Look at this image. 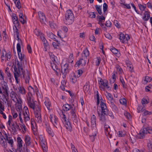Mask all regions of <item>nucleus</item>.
<instances>
[{"mask_svg":"<svg viewBox=\"0 0 152 152\" xmlns=\"http://www.w3.org/2000/svg\"><path fill=\"white\" fill-rule=\"evenodd\" d=\"M65 19L64 20V23L66 25H70L74 21V17L72 12L68 10L66 12L65 14Z\"/></svg>","mask_w":152,"mask_h":152,"instance_id":"obj_1","label":"nucleus"},{"mask_svg":"<svg viewBox=\"0 0 152 152\" xmlns=\"http://www.w3.org/2000/svg\"><path fill=\"white\" fill-rule=\"evenodd\" d=\"M109 111V110L107 108H106L103 110H101L100 113L97 111L99 117V121L102 123L103 124H104V123L106 122V116L108 115Z\"/></svg>","mask_w":152,"mask_h":152,"instance_id":"obj_2","label":"nucleus"},{"mask_svg":"<svg viewBox=\"0 0 152 152\" xmlns=\"http://www.w3.org/2000/svg\"><path fill=\"white\" fill-rule=\"evenodd\" d=\"M98 83L100 89H101V88H102L103 89H104L106 86H107V84H108L107 80H103L100 77H98Z\"/></svg>","mask_w":152,"mask_h":152,"instance_id":"obj_3","label":"nucleus"},{"mask_svg":"<svg viewBox=\"0 0 152 152\" xmlns=\"http://www.w3.org/2000/svg\"><path fill=\"white\" fill-rule=\"evenodd\" d=\"M38 15L39 17V20L42 24H46V17L44 14L41 11L38 12Z\"/></svg>","mask_w":152,"mask_h":152,"instance_id":"obj_4","label":"nucleus"},{"mask_svg":"<svg viewBox=\"0 0 152 152\" xmlns=\"http://www.w3.org/2000/svg\"><path fill=\"white\" fill-rule=\"evenodd\" d=\"M69 67V64L67 63H66L64 65V67H65L64 69V70L63 71V68L62 67L61 71L60 70V72H61L62 74L63 77L64 78L66 77V74L68 71V69Z\"/></svg>","mask_w":152,"mask_h":152,"instance_id":"obj_5","label":"nucleus"},{"mask_svg":"<svg viewBox=\"0 0 152 152\" xmlns=\"http://www.w3.org/2000/svg\"><path fill=\"white\" fill-rule=\"evenodd\" d=\"M86 61L84 59H83V58H81L80 60L77 61L76 62V63L75 65V67H78L81 64L82 66H84L86 64Z\"/></svg>","mask_w":152,"mask_h":152,"instance_id":"obj_6","label":"nucleus"},{"mask_svg":"<svg viewBox=\"0 0 152 152\" xmlns=\"http://www.w3.org/2000/svg\"><path fill=\"white\" fill-rule=\"evenodd\" d=\"M140 131L141 133H142L144 134L152 133V129H150L149 127L145 128L143 126Z\"/></svg>","mask_w":152,"mask_h":152,"instance_id":"obj_7","label":"nucleus"},{"mask_svg":"<svg viewBox=\"0 0 152 152\" xmlns=\"http://www.w3.org/2000/svg\"><path fill=\"white\" fill-rule=\"evenodd\" d=\"M66 129L69 131L70 132L72 131V129L70 122L67 120L66 121H65L64 123Z\"/></svg>","mask_w":152,"mask_h":152,"instance_id":"obj_8","label":"nucleus"},{"mask_svg":"<svg viewBox=\"0 0 152 152\" xmlns=\"http://www.w3.org/2000/svg\"><path fill=\"white\" fill-rule=\"evenodd\" d=\"M150 17V12L148 11H145L144 13V16L142 18L143 20L144 21L148 20Z\"/></svg>","mask_w":152,"mask_h":152,"instance_id":"obj_9","label":"nucleus"},{"mask_svg":"<svg viewBox=\"0 0 152 152\" xmlns=\"http://www.w3.org/2000/svg\"><path fill=\"white\" fill-rule=\"evenodd\" d=\"M96 116L94 115H93L91 118V123L92 127H94L96 126Z\"/></svg>","mask_w":152,"mask_h":152,"instance_id":"obj_10","label":"nucleus"},{"mask_svg":"<svg viewBox=\"0 0 152 152\" xmlns=\"http://www.w3.org/2000/svg\"><path fill=\"white\" fill-rule=\"evenodd\" d=\"M1 84L2 86V88L5 91H8V88L6 82L4 81H2L1 83Z\"/></svg>","mask_w":152,"mask_h":152,"instance_id":"obj_11","label":"nucleus"},{"mask_svg":"<svg viewBox=\"0 0 152 152\" xmlns=\"http://www.w3.org/2000/svg\"><path fill=\"white\" fill-rule=\"evenodd\" d=\"M63 110L64 111H67L71 109L72 106L71 104H65L63 105Z\"/></svg>","mask_w":152,"mask_h":152,"instance_id":"obj_12","label":"nucleus"},{"mask_svg":"<svg viewBox=\"0 0 152 152\" xmlns=\"http://www.w3.org/2000/svg\"><path fill=\"white\" fill-rule=\"evenodd\" d=\"M83 57L86 58L87 56L89 55V52L87 48L84 50L81 54Z\"/></svg>","mask_w":152,"mask_h":152,"instance_id":"obj_13","label":"nucleus"},{"mask_svg":"<svg viewBox=\"0 0 152 152\" xmlns=\"http://www.w3.org/2000/svg\"><path fill=\"white\" fill-rule=\"evenodd\" d=\"M30 137L26 135L25 139L26 144V145L29 146L31 144Z\"/></svg>","mask_w":152,"mask_h":152,"instance_id":"obj_14","label":"nucleus"},{"mask_svg":"<svg viewBox=\"0 0 152 152\" xmlns=\"http://www.w3.org/2000/svg\"><path fill=\"white\" fill-rule=\"evenodd\" d=\"M18 146L19 148L23 146V141L20 137H18L17 138Z\"/></svg>","mask_w":152,"mask_h":152,"instance_id":"obj_15","label":"nucleus"},{"mask_svg":"<svg viewBox=\"0 0 152 152\" xmlns=\"http://www.w3.org/2000/svg\"><path fill=\"white\" fill-rule=\"evenodd\" d=\"M14 2L16 7L18 9H20L21 8V5L20 0H15Z\"/></svg>","mask_w":152,"mask_h":152,"instance_id":"obj_16","label":"nucleus"},{"mask_svg":"<svg viewBox=\"0 0 152 152\" xmlns=\"http://www.w3.org/2000/svg\"><path fill=\"white\" fill-rule=\"evenodd\" d=\"M106 92L107 93L106 96L108 100L110 101H112L113 100V98L111 94L107 91H106Z\"/></svg>","mask_w":152,"mask_h":152,"instance_id":"obj_17","label":"nucleus"},{"mask_svg":"<svg viewBox=\"0 0 152 152\" xmlns=\"http://www.w3.org/2000/svg\"><path fill=\"white\" fill-rule=\"evenodd\" d=\"M119 39L121 42H122L124 43L126 41L125 40V36L124 34L121 33L119 36Z\"/></svg>","mask_w":152,"mask_h":152,"instance_id":"obj_18","label":"nucleus"},{"mask_svg":"<svg viewBox=\"0 0 152 152\" xmlns=\"http://www.w3.org/2000/svg\"><path fill=\"white\" fill-rule=\"evenodd\" d=\"M131 62L129 61L126 62V64L128 68H129V70L131 72H133V67L132 65L130 64Z\"/></svg>","mask_w":152,"mask_h":152,"instance_id":"obj_19","label":"nucleus"},{"mask_svg":"<svg viewBox=\"0 0 152 152\" xmlns=\"http://www.w3.org/2000/svg\"><path fill=\"white\" fill-rule=\"evenodd\" d=\"M17 95V94L15 91H12L11 93L10 96L12 98H16L17 99V103L19 104L20 103H19V101L16 97V95Z\"/></svg>","mask_w":152,"mask_h":152,"instance_id":"obj_20","label":"nucleus"},{"mask_svg":"<svg viewBox=\"0 0 152 152\" xmlns=\"http://www.w3.org/2000/svg\"><path fill=\"white\" fill-rule=\"evenodd\" d=\"M110 50L114 54H117L118 53V50L113 47H112L110 48Z\"/></svg>","mask_w":152,"mask_h":152,"instance_id":"obj_21","label":"nucleus"},{"mask_svg":"<svg viewBox=\"0 0 152 152\" xmlns=\"http://www.w3.org/2000/svg\"><path fill=\"white\" fill-rule=\"evenodd\" d=\"M89 89L90 86L87 84H85L83 87V89L85 93L86 92H87L88 91L90 92V91L89 90Z\"/></svg>","mask_w":152,"mask_h":152,"instance_id":"obj_22","label":"nucleus"},{"mask_svg":"<svg viewBox=\"0 0 152 152\" xmlns=\"http://www.w3.org/2000/svg\"><path fill=\"white\" fill-rule=\"evenodd\" d=\"M95 7L99 14L101 15L102 14V12L100 6H98V5H96L95 6Z\"/></svg>","mask_w":152,"mask_h":152,"instance_id":"obj_23","label":"nucleus"},{"mask_svg":"<svg viewBox=\"0 0 152 152\" xmlns=\"http://www.w3.org/2000/svg\"><path fill=\"white\" fill-rule=\"evenodd\" d=\"M56 62L53 63V64H51V67L54 70H58L59 72H60V69H58V67L57 66L56 64H55Z\"/></svg>","mask_w":152,"mask_h":152,"instance_id":"obj_24","label":"nucleus"},{"mask_svg":"<svg viewBox=\"0 0 152 152\" xmlns=\"http://www.w3.org/2000/svg\"><path fill=\"white\" fill-rule=\"evenodd\" d=\"M56 42L57 43L53 42L52 43V45L54 47L55 49H58L57 46L59 47L60 45V41L58 40H56Z\"/></svg>","mask_w":152,"mask_h":152,"instance_id":"obj_25","label":"nucleus"},{"mask_svg":"<svg viewBox=\"0 0 152 152\" xmlns=\"http://www.w3.org/2000/svg\"><path fill=\"white\" fill-rule=\"evenodd\" d=\"M144 137V134H143L142 133H141L140 131L139 133L136 136V137L137 139H142Z\"/></svg>","mask_w":152,"mask_h":152,"instance_id":"obj_26","label":"nucleus"},{"mask_svg":"<svg viewBox=\"0 0 152 152\" xmlns=\"http://www.w3.org/2000/svg\"><path fill=\"white\" fill-rule=\"evenodd\" d=\"M6 96H5L4 98V100H5V101L7 102L8 105L9 106V104H10V101L8 100L9 98V94L8 91H6Z\"/></svg>","mask_w":152,"mask_h":152,"instance_id":"obj_27","label":"nucleus"},{"mask_svg":"<svg viewBox=\"0 0 152 152\" xmlns=\"http://www.w3.org/2000/svg\"><path fill=\"white\" fill-rule=\"evenodd\" d=\"M72 120L75 123H77L78 122L77 118V115L75 114H74L72 115Z\"/></svg>","mask_w":152,"mask_h":152,"instance_id":"obj_28","label":"nucleus"},{"mask_svg":"<svg viewBox=\"0 0 152 152\" xmlns=\"http://www.w3.org/2000/svg\"><path fill=\"white\" fill-rule=\"evenodd\" d=\"M144 106H143V107L141 105H139L137 108V112L139 113L140 111L143 112L145 110V109H144Z\"/></svg>","mask_w":152,"mask_h":152,"instance_id":"obj_29","label":"nucleus"},{"mask_svg":"<svg viewBox=\"0 0 152 152\" xmlns=\"http://www.w3.org/2000/svg\"><path fill=\"white\" fill-rule=\"evenodd\" d=\"M46 130L48 134H49L51 136H53V132L51 130V129L50 127V126L49 127H47V128H46Z\"/></svg>","mask_w":152,"mask_h":152,"instance_id":"obj_30","label":"nucleus"},{"mask_svg":"<svg viewBox=\"0 0 152 152\" xmlns=\"http://www.w3.org/2000/svg\"><path fill=\"white\" fill-rule=\"evenodd\" d=\"M14 70L15 72L14 73H14H16V74L17 75H18V76H20V71H18V69L15 65L14 66Z\"/></svg>","mask_w":152,"mask_h":152,"instance_id":"obj_31","label":"nucleus"},{"mask_svg":"<svg viewBox=\"0 0 152 152\" xmlns=\"http://www.w3.org/2000/svg\"><path fill=\"white\" fill-rule=\"evenodd\" d=\"M138 6L140 10L142 11H143L145 10V8H146V6L142 5L140 4H138Z\"/></svg>","mask_w":152,"mask_h":152,"instance_id":"obj_32","label":"nucleus"},{"mask_svg":"<svg viewBox=\"0 0 152 152\" xmlns=\"http://www.w3.org/2000/svg\"><path fill=\"white\" fill-rule=\"evenodd\" d=\"M20 92L22 94H25L26 93V90L23 87H19L18 88Z\"/></svg>","mask_w":152,"mask_h":152,"instance_id":"obj_33","label":"nucleus"},{"mask_svg":"<svg viewBox=\"0 0 152 152\" xmlns=\"http://www.w3.org/2000/svg\"><path fill=\"white\" fill-rule=\"evenodd\" d=\"M100 106L101 108V110H103L106 108H107L106 104L102 101L100 103Z\"/></svg>","mask_w":152,"mask_h":152,"instance_id":"obj_34","label":"nucleus"},{"mask_svg":"<svg viewBox=\"0 0 152 152\" xmlns=\"http://www.w3.org/2000/svg\"><path fill=\"white\" fill-rule=\"evenodd\" d=\"M45 105L46 106L47 109L48 110H50V107L51 106V103L50 102L48 101H45L44 102Z\"/></svg>","mask_w":152,"mask_h":152,"instance_id":"obj_35","label":"nucleus"},{"mask_svg":"<svg viewBox=\"0 0 152 152\" xmlns=\"http://www.w3.org/2000/svg\"><path fill=\"white\" fill-rule=\"evenodd\" d=\"M152 80V78L151 77H150L148 76H146L144 80V81L145 82V83H147L148 82H151Z\"/></svg>","mask_w":152,"mask_h":152,"instance_id":"obj_36","label":"nucleus"},{"mask_svg":"<svg viewBox=\"0 0 152 152\" xmlns=\"http://www.w3.org/2000/svg\"><path fill=\"white\" fill-rule=\"evenodd\" d=\"M23 14L22 13H20L19 16V18H20L23 19V20H20L21 23H22L23 24H24L25 23V20L24 18L23 17Z\"/></svg>","mask_w":152,"mask_h":152,"instance_id":"obj_37","label":"nucleus"},{"mask_svg":"<svg viewBox=\"0 0 152 152\" xmlns=\"http://www.w3.org/2000/svg\"><path fill=\"white\" fill-rule=\"evenodd\" d=\"M17 65L18 66L19 71H20V70H23V69L22 67V64H20V62L18 61H17Z\"/></svg>","mask_w":152,"mask_h":152,"instance_id":"obj_38","label":"nucleus"},{"mask_svg":"<svg viewBox=\"0 0 152 152\" xmlns=\"http://www.w3.org/2000/svg\"><path fill=\"white\" fill-rule=\"evenodd\" d=\"M41 145L42 147L43 152H47V150L48 148L47 146H46V147L45 143L41 144Z\"/></svg>","mask_w":152,"mask_h":152,"instance_id":"obj_39","label":"nucleus"},{"mask_svg":"<svg viewBox=\"0 0 152 152\" xmlns=\"http://www.w3.org/2000/svg\"><path fill=\"white\" fill-rule=\"evenodd\" d=\"M14 24V26H15L16 27L19 25V22L18 20V17H16V19L15 20H13V21Z\"/></svg>","mask_w":152,"mask_h":152,"instance_id":"obj_40","label":"nucleus"},{"mask_svg":"<svg viewBox=\"0 0 152 152\" xmlns=\"http://www.w3.org/2000/svg\"><path fill=\"white\" fill-rule=\"evenodd\" d=\"M28 104L31 108H32L33 110H34V109H35V103L34 101L33 102V103L31 102L28 103Z\"/></svg>","mask_w":152,"mask_h":152,"instance_id":"obj_41","label":"nucleus"},{"mask_svg":"<svg viewBox=\"0 0 152 152\" xmlns=\"http://www.w3.org/2000/svg\"><path fill=\"white\" fill-rule=\"evenodd\" d=\"M151 114H152V112H149L145 110L144 111L143 113V116H146L148 115H150Z\"/></svg>","mask_w":152,"mask_h":152,"instance_id":"obj_42","label":"nucleus"},{"mask_svg":"<svg viewBox=\"0 0 152 152\" xmlns=\"http://www.w3.org/2000/svg\"><path fill=\"white\" fill-rule=\"evenodd\" d=\"M121 77L120 78V81L121 82L122 85H123V87L124 88H126L127 87V85L125 84V82L124 81V80L122 78V79H121Z\"/></svg>","mask_w":152,"mask_h":152,"instance_id":"obj_43","label":"nucleus"},{"mask_svg":"<svg viewBox=\"0 0 152 152\" xmlns=\"http://www.w3.org/2000/svg\"><path fill=\"white\" fill-rule=\"evenodd\" d=\"M20 43H18L17 45V49L18 54L21 52V46L20 45Z\"/></svg>","mask_w":152,"mask_h":152,"instance_id":"obj_44","label":"nucleus"},{"mask_svg":"<svg viewBox=\"0 0 152 152\" xmlns=\"http://www.w3.org/2000/svg\"><path fill=\"white\" fill-rule=\"evenodd\" d=\"M120 102L121 104L125 105L126 104V99L123 98V99H120Z\"/></svg>","mask_w":152,"mask_h":152,"instance_id":"obj_45","label":"nucleus"},{"mask_svg":"<svg viewBox=\"0 0 152 152\" xmlns=\"http://www.w3.org/2000/svg\"><path fill=\"white\" fill-rule=\"evenodd\" d=\"M18 58H19L20 61H22L23 59L24 58V57L25 56L24 54L22 55L21 53H20H20L18 54Z\"/></svg>","mask_w":152,"mask_h":152,"instance_id":"obj_46","label":"nucleus"},{"mask_svg":"<svg viewBox=\"0 0 152 152\" xmlns=\"http://www.w3.org/2000/svg\"><path fill=\"white\" fill-rule=\"evenodd\" d=\"M149 102L145 98H143L141 101V103L142 104H146L148 103Z\"/></svg>","mask_w":152,"mask_h":152,"instance_id":"obj_47","label":"nucleus"},{"mask_svg":"<svg viewBox=\"0 0 152 152\" xmlns=\"http://www.w3.org/2000/svg\"><path fill=\"white\" fill-rule=\"evenodd\" d=\"M96 96V99H97L96 105H97V106H98L99 104L100 101H99V95L98 92L97 91Z\"/></svg>","mask_w":152,"mask_h":152,"instance_id":"obj_48","label":"nucleus"},{"mask_svg":"<svg viewBox=\"0 0 152 152\" xmlns=\"http://www.w3.org/2000/svg\"><path fill=\"white\" fill-rule=\"evenodd\" d=\"M70 111L71 114L72 115L73 114H75L76 111V107H72Z\"/></svg>","mask_w":152,"mask_h":152,"instance_id":"obj_49","label":"nucleus"},{"mask_svg":"<svg viewBox=\"0 0 152 152\" xmlns=\"http://www.w3.org/2000/svg\"><path fill=\"white\" fill-rule=\"evenodd\" d=\"M103 7L104 12L105 13L108 8V6L106 3H104L103 4Z\"/></svg>","mask_w":152,"mask_h":152,"instance_id":"obj_50","label":"nucleus"},{"mask_svg":"<svg viewBox=\"0 0 152 152\" xmlns=\"http://www.w3.org/2000/svg\"><path fill=\"white\" fill-rule=\"evenodd\" d=\"M54 124L55 125H54L57 128L56 126V125H57V123L58 122V118L55 115H54Z\"/></svg>","mask_w":152,"mask_h":152,"instance_id":"obj_51","label":"nucleus"},{"mask_svg":"<svg viewBox=\"0 0 152 152\" xmlns=\"http://www.w3.org/2000/svg\"><path fill=\"white\" fill-rule=\"evenodd\" d=\"M46 33L48 37H50L51 39L53 37V36H55V35L51 32H47Z\"/></svg>","mask_w":152,"mask_h":152,"instance_id":"obj_52","label":"nucleus"},{"mask_svg":"<svg viewBox=\"0 0 152 152\" xmlns=\"http://www.w3.org/2000/svg\"><path fill=\"white\" fill-rule=\"evenodd\" d=\"M96 60V65L98 66L99 65L100 62L101 61V58L100 57H97Z\"/></svg>","mask_w":152,"mask_h":152,"instance_id":"obj_53","label":"nucleus"},{"mask_svg":"<svg viewBox=\"0 0 152 152\" xmlns=\"http://www.w3.org/2000/svg\"><path fill=\"white\" fill-rule=\"evenodd\" d=\"M3 138H0V144H2L4 145V147L5 148H6L5 146L7 147V143H6V144L5 145V142H4V141L3 140Z\"/></svg>","mask_w":152,"mask_h":152,"instance_id":"obj_54","label":"nucleus"},{"mask_svg":"<svg viewBox=\"0 0 152 152\" xmlns=\"http://www.w3.org/2000/svg\"><path fill=\"white\" fill-rule=\"evenodd\" d=\"M124 115L129 120L131 118L130 114L128 112L124 113Z\"/></svg>","mask_w":152,"mask_h":152,"instance_id":"obj_55","label":"nucleus"},{"mask_svg":"<svg viewBox=\"0 0 152 152\" xmlns=\"http://www.w3.org/2000/svg\"><path fill=\"white\" fill-rule=\"evenodd\" d=\"M114 23L115 26L118 28H120L121 27L120 24L118 23V21L117 20H115Z\"/></svg>","mask_w":152,"mask_h":152,"instance_id":"obj_56","label":"nucleus"},{"mask_svg":"<svg viewBox=\"0 0 152 152\" xmlns=\"http://www.w3.org/2000/svg\"><path fill=\"white\" fill-rule=\"evenodd\" d=\"M70 79L71 80V81L73 83H76L77 81V78L73 77L72 76H71V77H70Z\"/></svg>","mask_w":152,"mask_h":152,"instance_id":"obj_57","label":"nucleus"},{"mask_svg":"<svg viewBox=\"0 0 152 152\" xmlns=\"http://www.w3.org/2000/svg\"><path fill=\"white\" fill-rule=\"evenodd\" d=\"M97 19L101 20V21H102L103 20H104L105 19V18L103 15H102L101 16L98 15L97 16Z\"/></svg>","mask_w":152,"mask_h":152,"instance_id":"obj_58","label":"nucleus"},{"mask_svg":"<svg viewBox=\"0 0 152 152\" xmlns=\"http://www.w3.org/2000/svg\"><path fill=\"white\" fill-rule=\"evenodd\" d=\"M89 17L91 18H94L96 17V15L94 12H91L89 13Z\"/></svg>","mask_w":152,"mask_h":152,"instance_id":"obj_59","label":"nucleus"},{"mask_svg":"<svg viewBox=\"0 0 152 152\" xmlns=\"http://www.w3.org/2000/svg\"><path fill=\"white\" fill-rule=\"evenodd\" d=\"M51 58V59L53 61V63L56 62V60H55V58H56V57H55L54 55L51 54V55H50Z\"/></svg>","mask_w":152,"mask_h":152,"instance_id":"obj_60","label":"nucleus"},{"mask_svg":"<svg viewBox=\"0 0 152 152\" xmlns=\"http://www.w3.org/2000/svg\"><path fill=\"white\" fill-rule=\"evenodd\" d=\"M106 38L109 39H111L112 38V37L111 36L110 34L107 33V34H104Z\"/></svg>","mask_w":152,"mask_h":152,"instance_id":"obj_61","label":"nucleus"},{"mask_svg":"<svg viewBox=\"0 0 152 152\" xmlns=\"http://www.w3.org/2000/svg\"><path fill=\"white\" fill-rule=\"evenodd\" d=\"M11 54H10V52H9V53H6V54H5V56L7 58V60H8L9 61V60H8V59H10L11 58Z\"/></svg>","mask_w":152,"mask_h":152,"instance_id":"obj_62","label":"nucleus"},{"mask_svg":"<svg viewBox=\"0 0 152 152\" xmlns=\"http://www.w3.org/2000/svg\"><path fill=\"white\" fill-rule=\"evenodd\" d=\"M23 115L24 116V120L25 121H29L30 118L29 116H26L25 114L24 113L23 114Z\"/></svg>","mask_w":152,"mask_h":152,"instance_id":"obj_63","label":"nucleus"},{"mask_svg":"<svg viewBox=\"0 0 152 152\" xmlns=\"http://www.w3.org/2000/svg\"><path fill=\"white\" fill-rule=\"evenodd\" d=\"M71 146L72 152H76V151H77V149L75 148V146L73 145L72 143H71Z\"/></svg>","mask_w":152,"mask_h":152,"instance_id":"obj_64","label":"nucleus"}]
</instances>
